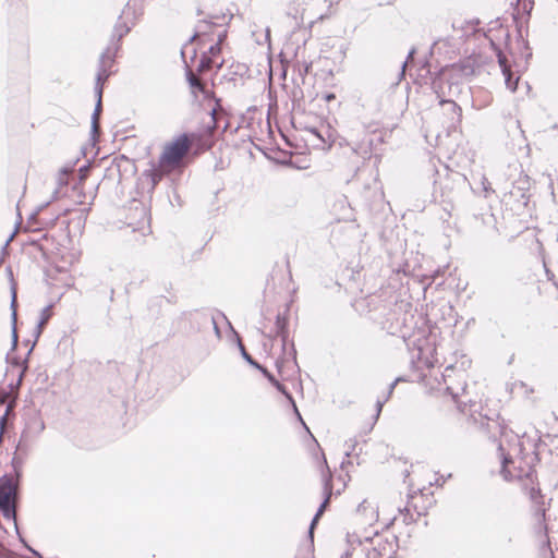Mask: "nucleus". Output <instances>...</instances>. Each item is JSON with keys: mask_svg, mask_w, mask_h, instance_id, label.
Instances as JSON below:
<instances>
[{"mask_svg": "<svg viewBox=\"0 0 558 558\" xmlns=\"http://www.w3.org/2000/svg\"><path fill=\"white\" fill-rule=\"evenodd\" d=\"M201 94L205 99H213L215 101V106L209 110L210 122L206 125L205 130V135L207 137H210V141L207 143L206 146L207 148H210L214 142V132L219 126L218 119L220 116H222L221 99L217 98L215 94L206 87L203 88V92H201Z\"/></svg>", "mask_w": 558, "mask_h": 558, "instance_id": "6", "label": "nucleus"}, {"mask_svg": "<svg viewBox=\"0 0 558 558\" xmlns=\"http://www.w3.org/2000/svg\"><path fill=\"white\" fill-rule=\"evenodd\" d=\"M254 368L259 371L263 374V376H265L267 373H269V371L265 366H263L260 363H258V367H254Z\"/></svg>", "mask_w": 558, "mask_h": 558, "instance_id": "49", "label": "nucleus"}, {"mask_svg": "<svg viewBox=\"0 0 558 558\" xmlns=\"http://www.w3.org/2000/svg\"><path fill=\"white\" fill-rule=\"evenodd\" d=\"M13 234L10 235V238L4 242V244L1 246V250H0V256H5L8 255V247H9V243L12 239Z\"/></svg>", "mask_w": 558, "mask_h": 558, "instance_id": "37", "label": "nucleus"}, {"mask_svg": "<svg viewBox=\"0 0 558 558\" xmlns=\"http://www.w3.org/2000/svg\"><path fill=\"white\" fill-rule=\"evenodd\" d=\"M291 355L293 361L296 363V350L293 342L291 343Z\"/></svg>", "mask_w": 558, "mask_h": 558, "instance_id": "52", "label": "nucleus"}, {"mask_svg": "<svg viewBox=\"0 0 558 558\" xmlns=\"http://www.w3.org/2000/svg\"><path fill=\"white\" fill-rule=\"evenodd\" d=\"M49 203H50V202H46V203H44V204L39 205V206L36 208V210H35L34 213H32V215L29 216V218H28V222H29V223H31V222H34V221L37 219V216L39 215V213H40L41 210H44V209L49 205Z\"/></svg>", "mask_w": 558, "mask_h": 558, "instance_id": "29", "label": "nucleus"}, {"mask_svg": "<svg viewBox=\"0 0 558 558\" xmlns=\"http://www.w3.org/2000/svg\"><path fill=\"white\" fill-rule=\"evenodd\" d=\"M289 15H291L294 21H295V24L299 25V20H298V12H295L294 14H292L291 12L288 13Z\"/></svg>", "mask_w": 558, "mask_h": 558, "instance_id": "54", "label": "nucleus"}, {"mask_svg": "<svg viewBox=\"0 0 558 558\" xmlns=\"http://www.w3.org/2000/svg\"><path fill=\"white\" fill-rule=\"evenodd\" d=\"M415 53V48H412L409 53H408V57L405 59V61L403 62L402 64V69H401V72L399 73V81H401L404 76V66L407 65V63L413 58Z\"/></svg>", "mask_w": 558, "mask_h": 558, "instance_id": "34", "label": "nucleus"}, {"mask_svg": "<svg viewBox=\"0 0 558 558\" xmlns=\"http://www.w3.org/2000/svg\"><path fill=\"white\" fill-rule=\"evenodd\" d=\"M31 244L36 246V247H38L39 250H43V247H41V245H40V243L38 241H32Z\"/></svg>", "mask_w": 558, "mask_h": 558, "instance_id": "55", "label": "nucleus"}, {"mask_svg": "<svg viewBox=\"0 0 558 558\" xmlns=\"http://www.w3.org/2000/svg\"><path fill=\"white\" fill-rule=\"evenodd\" d=\"M132 27L122 20V14L119 15L116 22L110 40L106 49L100 53L98 65L111 69L117 58L119 50L121 49V43L124 36L131 32Z\"/></svg>", "mask_w": 558, "mask_h": 558, "instance_id": "3", "label": "nucleus"}, {"mask_svg": "<svg viewBox=\"0 0 558 558\" xmlns=\"http://www.w3.org/2000/svg\"><path fill=\"white\" fill-rule=\"evenodd\" d=\"M209 325H211V326H213V328H214V330H215L216 335H217V336H220V329H219V327H218V325H217V322H216V319H215V316H214V315H213V322H210V324H209Z\"/></svg>", "mask_w": 558, "mask_h": 558, "instance_id": "45", "label": "nucleus"}, {"mask_svg": "<svg viewBox=\"0 0 558 558\" xmlns=\"http://www.w3.org/2000/svg\"><path fill=\"white\" fill-rule=\"evenodd\" d=\"M32 343H33V341H31V340H26V341H25V345H29V347H31V345H32Z\"/></svg>", "mask_w": 558, "mask_h": 558, "instance_id": "64", "label": "nucleus"}, {"mask_svg": "<svg viewBox=\"0 0 558 558\" xmlns=\"http://www.w3.org/2000/svg\"><path fill=\"white\" fill-rule=\"evenodd\" d=\"M26 436V432H23L21 435V439L16 445L15 452L20 453L22 456H27L28 452V446L26 442H24V437Z\"/></svg>", "mask_w": 558, "mask_h": 558, "instance_id": "24", "label": "nucleus"}, {"mask_svg": "<svg viewBox=\"0 0 558 558\" xmlns=\"http://www.w3.org/2000/svg\"><path fill=\"white\" fill-rule=\"evenodd\" d=\"M360 100L362 101V107L371 114L376 116L381 111V100L378 97L369 99L367 96H364Z\"/></svg>", "mask_w": 558, "mask_h": 558, "instance_id": "17", "label": "nucleus"}, {"mask_svg": "<svg viewBox=\"0 0 558 558\" xmlns=\"http://www.w3.org/2000/svg\"><path fill=\"white\" fill-rule=\"evenodd\" d=\"M15 405H16V402H15V401H12V402H10V403H8V404H7V409H5V412H4V413H7V417H8L9 415H11V416H12V418H14V417H15V412H14V408H15Z\"/></svg>", "mask_w": 558, "mask_h": 558, "instance_id": "36", "label": "nucleus"}, {"mask_svg": "<svg viewBox=\"0 0 558 558\" xmlns=\"http://www.w3.org/2000/svg\"><path fill=\"white\" fill-rule=\"evenodd\" d=\"M335 98V95L333 94H327L326 95V99L327 100H330V99H333Z\"/></svg>", "mask_w": 558, "mask_h": 558, "instance_id": "58", "label": "nucleus"}, {"mask_svg": "<svg viewBox=\"0 0 558 558\" xmlns=\"http://www.w3.org/2000/svg\"><path fill=\"white\" fill-rule=\"evenodd\" d=\"M14 524H15L16 532H19V527H17V524H16V521L14 522ZM17 535H19L20 542L23 544V546L25 548H26V546H29L28 543L25 541V538L20 533H17Z\"/></svg>", "mask_w": 558, "mask_h": 558, "instance_id": "46", "label": "nucleus"}, {"mask_svg": "<svg viewBox=\"0 0 558 558\" xmlns=\"http://www.w3.org/2000/svg\"><path fill=\"white\" fill-rule=\"evenodd\" d=\"M481 427H482L483 429H485L488 434L490 433V425H489L488 420H486L485 422H484V421H482V423H481Z\"/></svg>", "mask_w": 558, "mask_h": 558, "instance_id": "48", "label": "nucleus"}, {"mask_svg": "<svg viewBox=\"0 0 558 558\" xmlns=\"http://www.w3.org/2000/svg\"><path fill=\"white\" fill-rule=\"evenodd\" d=\"M404 378L403 377H397L389 386H388V389H387V393L386 396L384 397L386 400H389L393 393V390L396 388V386L398 385V383L400 381H403Z\"/></svg>", "mask_w": 558, "mask_h": 558, "instance_id": "26", "label": "nucleus"}, {"mask_svg": "<svg viewBox=\"0 0 558 558\" xmlns=\"http://www.w3.org/2000/svg\"><path fill=\"white\" fill-rule=\"evenodd\" d=\"M113 295H114V290L111 289L110 294H109L110 301H113Z\"/></svg>", "mask_w": 558, "mask_h": 558, "instance_id": "59", "label": "nucleus"}, {"mask_svg": "<svg viewBox=\"0 0 558 558\" xmlns=\"http://www.w3.org/2000/svg\"><path fill=\"white\" fill-rule=\"evenodd\" d=\"M183 317L189 322L191 329L195 331L207 328L210 322H213V313L209 308L184 312Z\"/></svg>", "mask_w": 558, "mask_h": 558, "instance_id": "7", "label": "nucleus"}, {"mask_svg": "<svg viewBox=\"0 0 558 558\" xmlns=\"http://www.w3.org/2000/svg\"><path fill=\"white\" fill-rule=\"evenodd\" d=\"M56 221H57V217H56V218H53V219H50V220H48V221H44V222H41V223H43V225H48V223L53 225Z\"/></svg>", "mask_w": 558, "mask_h": 558, "instance_id": "56", "label": "nucleus"}, {"mask_svg": "<svg viewBox=\"0 0 558 558\" xmlns=\"http://www.w3.org/2000/svg\"><path fill=\"white\" fill-rule=\"evenodd\" d=\"M292 407V410H293V413L295 414L296 418L301 422V424L303 425V427L310 432L308 427L306 426L305 422L303 421V417L298 409V405H296V402L295 400H292L291 402H289Z\"/></svg>", "mask_w": 558, "mask_h": 558, "instance_id": "28", "label": "nucleus"}, {"mask_svg": "<svg viewBox=\"0 0 558 558\" xmlns=\"http://www.w3.org/2000/svg\"><path fill=\"white\" fill-rule=\"evenodd\" d=\"M446 101L452 106V110L454 113H458L459 116H461L462 110H461V107L457 102H454L452 100H446Z\"/></svg>", "mask_w": 558, "mask_h": 558, "instance_id": "41", "label": "nucleus"}, {"mask_svg": "<svg viewBox=\"0 0 558 558\" xmlns=\"http://www.w3.org/2000/svg\"><path fill=\"white\" fill-rule=\"evenodd\" d=\"M278 392H280L289 402L294 400L292 393L287 389L284 385H282L279 380H277L275 384H272Z\"/></svg>", "mask_w": 558, "mask_h": 558, "instance_id": "23", "label": "nucleus"}, {"mask_svg": "<svg viewBox=\"0 0 558 558\" xmlns=\"http://www.w3.org/2000/svg\"><path fill=\"white\" fill-rule=\"evenodd\" d=\"M20 482L13 480L11 474L0 476V511L7 520L16 519V504L20 499Z\"/></svg>", "mask_w": 558, "mask_h": 558, "instance_id": "2", "label": "nucleus"}, {"mask_svg": "<svg viewBox=\"0 0 558 558\" xmlns=\"http://www.w3.org/2000/svg\"><path fill=\"white\" fill-rule=\"evenodd\" d=\"M388 400H386L385 398L384 399H378L376 401V412H375V415H374V420L375 422L379 418L380 416V413L383 411V407L385 405V403L387 402Z\"/></svg>", "mask_w": 558, "mask_h": 558, "instance_id": "30", "label": "nucleus"}, {"mask_svg": "<svg viewBox=\"0 0 558 558\" xmlns=\"http://www.w3.org/2000/svg\"><path fill=\"white\" fill-rule=\"evenodd\" d=\"M498 450L500 451V457H501V470H500V473L502 475V477L506 480V481H510L512 478V474L511 472L508 470V465L510 463H512V457L510 454H507L504 452V448H502V444L499 442V446H498Z\"/></svg>", "mask_w": 558, "mask_h": 558, "instance_id": "18", "label": "nucleus"}, {"mask_svg": "<svg viewBox=\"0 0 558 558\" xmlns=\"http://www.w3.org/2000/svg\"><path fill=\"white\" fill-rule=\"evenodd\" d=\"M181 57L183 60V63L185 65V78L189 84V87L191 89V93L194 97L197 96V93L203 92V88L205 87L193 74L192 70L190 69V64L186 62L184 49H181Z\"/></svg>", "mask_w": 558, "mask_h": 558, "instance_id": "12", "label": "nucleus"}, {"mask_svg": "<svg viewBox=\"0 0 558 558\" xmlns=\"http://www.w3.org/2000/svg\"><path fill=\"white\" fill-rule=\"evenodd\" d=\"M7 396H8V392L3 391L2 395L0 396V403H4Z\"/></svg>", "mask_w": 558, "mask_h": 558, "instance_id": "53", "label": "nucleus"}, {"mask_svg": "<svg viewBox=\"0 0 558 558\" xmlns=\"http://www.w3.org/2000/svg\"><path fill=\"white\" fill-rule=\"evenodd\" d=\"M52 315V306L51 305H47L46 307H44L40 312V318L34 329V340H33V343L31 345V348L28 349L27 351V356H29L38 341V339L40 338L41 333H43V330L45 328V325L47 324V322L49 320V318L51 317Z\"/></svg>", "mask_w": 558, "mask_h": 558, "instance_id": "11", "label": "nucleus"}, {"mask_svg": "<svg viewBox=\"0 0 558 558\" xmlns=\"http://www.w3.org/2000/svg\"><path fill=\"white\" fill-rule=\"evenodd\" d=\"M311 63H305L303 64L302 66H299V73L301 76H304L308 73L310 69H311Z\"/></svg>", "mask_w": 558, "mask_h": 558, "instance_id": "39", "label": "nucleus"}, {"mask_svg": "<svg viewBox=\"0 0 558 558\" xmlns=\"http://www.w3.org/2000/svg\"><path fill=\"white\" fill-rule=\"evenodd\" d=\"M289 308H287L283 313H278L276 316L275 327H276V337L281 339L282 350H286L288 339H289Z\"/></svg>", "mask_w": 558, "mask_h": 558, "instance_id": "10", "label": "nucleus"}, {"mask_svg": "<svg viewBox=\"0 0 558 558\" xmlns=\"http://www.w3.org/2000/svg\"><path fill=\"white\" fill-rule=\"evenodd\" d=\"M310 132H311L314 136H316L318 140H320V142L325 143L324 137L322 136L320 132H319L316 128H312V129L310 130Z\"/></svg>", "mask_w": 558, "mask_h": 558, "instance_id": "43", "label": "nucleus"}, {"mask_svg": "<svg viewBox=\"0 0 558 558\" xmlns=\"http://www.w3.org/2000/svg\"><path fill=\"white\" fill-rule=\"evenodd\" d=\"M111 74H112V72L110 69L104 68V65H98L96 77H95V87H94L96 104H95V109L92 114V121H90V133H92L93 138H94L95 133L98 130V119L102 111L104 86Z\"/></svg>", "mask_w": 558, "mask_h": 558, "instance_id": "4", "label": "nucleus"}, {"mask_svg": "<svg viewBox=\"0 0 558 558\" xmlns=\"http://www.w3.org/2000/svg\"><path fill=\"white\" fill-rule=\"evenodd\" d=\"M451 80L474 76L481 71V63L476 57L470 56L450 64Z\"/></svg>", "mask_w": 558, "mask_h": 558, "instance_id": "5", "label": "nucleus"}, {"mask_svg": "<svg viewBox=\"0 0 558 558\" xmlns=\"http://www.w3.org/2000/svg\"><path fill=\"white\" fill-rule=\"evenodd\" d=\"M5 421H7V413H4V414L0 417V430H1L2 433H3V429H4Z\"/></svg>", "mask_w": 558, "mask_h": 558, "instance_id": "50", "label": "nucleus"}, {"mask_svg": "<svg viewBox=\"0 0 558 558\" xmlns=\"http://www.w3.org/2000/svg\"><path fill=\"white\" fill-rule=\"evenodd\" d=\"M68 168H61L58 175V184L59 186L68 184Z\"/></svg>", "mask_w": 558, "mask_h": 558, "instance_id": "27", "label": "nucleus"}, {"mask_svg": "<svg viewBox=\"0 0 558 558\" xmlns=\"http://www.w3.org/2000/svg\"><path fill=\"white\" fill-rule=\"evenodd\" d=\"M196 58V49H192V56H191V61H194V59Z\"/></svg>", "mask_w": 558, "mask_h": 558, "instance_id": "57", "label": "nucleus"}, {"mask_svg": "<svg viewBox=\"0 0 558 558\" xmlns=\"http://www.w3.org/2000/svg\"><path fill=\"white\" fill-rule=\"evenodd\" d=\"M320 517H322V515H318V513L316 512V513H315V515H314V518H313V519H312V521H311L310 526H308V532H307V533H308V537H310L312 541H313V535H314V529H315V526H316V524H317V522H318V520H319V518H320Z\"/></svg>", "mask_w": 558, "mask_h": 558, "instance_id": "32", "label": "nucleus"}, {"mask_svg": "<svg viewBox=\"0 0 558 558\" xmlns=\"http://www.w3.org/2000/svg\"><path fill=\"white\" fill-rule=\"evenodd\" d=\"M88 172H89V163L88 162L86 165H83L82 167H80V169H78L80 182H83L87 178Z\"/></svg>", "mask_w": 558, "mask_h": 558, "instance_id": "31", "label": "nucleus"}, {"mask_svg": "<svg viewBox=\"0 0 558 558\" xmlns=\"http://www.w3.org/2000/svg\"><path fill=\"white\" fill-rule=\"evenodd\" d=\"M26 549L36 558H44L43 555L36 550L35 548H33L32 546H26Z\"/></svg>", "mask_w": 558, "mask_h": 558, "instance_id": "42", "label": "nucleus"}, {"mask_svg": "<svg viewBox=\"0 0 558 558\" xmlns=\"http://www.w3.org/2000/svg\"><path fill=\"white\" fill-rule=\"evenodd\" d=\"M0 558H4L3 553H2V544L1 543H0Z\"/></svg>", "mask_w": 558, "mask_h": 558, "instance_id": "61", "label": "nucleus"}, {"mask_svg": "<svg viewBox=\"0 0 558 558\" xmlns=\"http://www.w3.org/2000/svg\"><path fill=\"white\" fill-rule=\"evenodd\" d=\"M531 182L530 178L527 175H524V178H520L515 184L513 185V190L511 191L512 195H518L522 199V203L526 205L527 203V196L526 192L530 191Z\"/></svg>", "mask_w": 558, "mask_h": 558, "instance_id": "13", "label": "nucleus"}, {"mask_svg": "<svg viewBox=\"0 0 558 558\" xmlns=\"http://www.w3.org/2000/svg\"><path fill=\"white\" fill-rule=\"evenodd\" d=\"M208 53V56H210L211 58L213 57H216L218 54H220L221 52V46L219 45V43H216L214 45H211L209 48H208V51H206Z\"/></svg>", "mask_w": 558, "mask_h": 558, "instance_id": "33", "label": "nucleus"}, {"mask_svg": "<svg viewBox=\"0 0 558 558\" xmlns=\"http://www.w3.org/2000/svg\"><path fill=\"white\" fill-rule=\"evenodd\" d=\"M345 445L348 446V450L345 451V456H347V457H350V456H351L352 450H354V448H355V446H356V441H355V440L350 439V441H349V442H345Z\"/></svg>", "mask_w": 558, "mask_h": 558, "instance_id": "38", "label": "nucleus"}, {"mask_svg": "<svg viewBox=\"0 0 558 558\" xmlns=\"http://www.w3.org/2000/svg\"><path fill=\"white\" fill-rule=\"evenodd\" d=\"M196 137L195 133H181L173 141L166 144L157 165L153 163L150 169L144 171L143 175L149 179L150 190L168 175L171 169L180 166L182 158L189 150L191 140Z\"/></svg>", "mask_w": 558, "mask_h": 558, "instance_id": "1", "label": "nucleus"}, {"mask_svg": "<svg viewBox=\"0 0 558 558\" xmlns=\"http://www.w3.org/2000/svg\"><path fill=\"white\" fill-rule=\"evenodd\" d=\"M227 38V32H222L218 35V40L217 43H219V45L221 46V43Z\"/></svg>", "mask_w": 558, "mask_h": 558, "instance_id": "51", "label": "nucleus"}, {"mask_svg": "<svg viewBox=\"0 0 558 558\" xmlns=\"http://www.w3.org/2000/svg\"><path fill=\"white\" fill-rule=\"evenodd\" d=\"M371 509L372 514H374V509L367 500H363L356 508V511L360 513H364L366 510Z\"/></svg>", "mask_w": 558, "mask_h": 558, "instance_id": "35", "label": "nucleus"}, {"mask_svg": "<svg viewBox=\"0 0 558 558\" xmlns=\"http://www.w3.org/2000/svg\"><path fill=\"white\" fill-rule=\"evenodd\" d=\"M398 538L393 536L391 541L385 539L384 542H379L374 550L378 556H386L389 554V557L396 553Z\"/></svg>", "mask_w": 558, "mask_h": 558, "instance_id": "16", "label": "nucleus"}, {"mask_svg": "<svg viewBox=\"0 0 558 558\" xmlns=\"http://www.w3.org/2000/svg\"><path fill=\"white\" fill-rule=\"evenodd\" d=\"M28 357L29 356L26 355L25 359L22 361L19 356H12L11 352L7 353L5 360L8 363H11L13 366H22L23 365V369L19 376L16 385L21 384L23 376L28 368Z\"/></svg>", "mask_w": 558, "mask_h": 558, "instance_id": "20", "label": "nucleus"}, {"mask_svg": "<svg viewBox=\"0 0 558 558\" xmlns=\"http://www.w3.org/2000/svg\"><path fill=\"white\" fill-rule=\"evenodd\" d=\"M545 272H546V276H547V279L549 281H553V283L556 286V288L558 289V282L555 281V275L551 270H549L548 268L545 267Z\"/></svg>", "mask_w": 558, "mask_h": 558, "instance_id": "40", "label": "nucleus"}, {"mask_svg": "<svg viewBox=\"0 0 558 558\" xmlns=\"http://www.w3.org/2000/svg\"><path fill=\"white\" fill-rule=\"evenodd\" d=\"M120 159H121V160H124V161H126V162H129V158H128V157H125V156H123V155L120 157Z\"/></svg>", "mask_w": 558, "mask_h": 558, "instance_id": "62", "label": "nucleus"}, {"mask_svg": "<svg viewBox=\"0 0 558 558\" xmlns=\"http://www.w3.org/2000/svg\"><path fill=\"white\" fill-rule=\"evenodd\" d=\"M24 457L25 456L14 452V456L11 460V465H12V474L11 475L13 476V480H15L17 482H21V478H22V466L24 463Z\"/></svg>", "mask_w": 558, "mask_h": 558, "instance_id": "19", "label": "nucleus"}, {"mask_svg": "<svg viewBox=\"0 0 558 558\" xmlns=\"http://www.w3.org/2000/svg\"><path fill=\"white\" fill-rule=\"evenodd\" d=\"M264 377L269 381L270 385H272L277 381L276 377L270 372L267 373Z\"/></svg>", "mask_w": 558, "mask_h": 558, "instance_id": "47", "label": "nucleus"}, {"mask_svg": "<svg viewBox=\"0 0 558 558\" xmlns=\"http://www.w3.org/2000/svg\"><path fill=\"white\" fill-rule=\"evenodd\" d=\"M10 292H11L10 308H11V323H12V328H11V337H12L11 351H15L16 348H17V343H19V333H17V329H16V319H17V284H16V282H12V284L10 287Z\"/></svg>", "mask_w": 558, "mask_h": 558, "instance_id": "8", "label": "nucleus"}, {"mask_svg": "<svg viewBox=\"0 0 558 558\" xmlns=\"http://www.w3.org/2000/svg\"><path fill=\"white\" fill-rule=\"evenodd\" d=\"M213 65V58L207 52H203L197 65V71L209 69Z\"/></svg>", "mask_w": 558, "mask_h": 558, "instance_id": "22", "label": "nucleus"}, {"mask_svg": "<svg viewBox=\"0 0 558 558\" xmlns=\"http://www.w3.org/2000/svg\"><path fill=\"white\" fill-rule=\"evenodd\" d=\"M5 272H7V276H8L9 280H10V286H11V284H12V282H15V281H14V278H13V271H12L11 266H8V267L5 268Z\"/></svg>", "mask_w": 558, "mask_h": 558, "instance_id": "44", "label": "nucleus"}, {"mask_svg": "<svg viewBox=\"0 0 558 558\" xmlns=\"http://www.w3.org/2000/svg\"><path fill=\"white\" fill-rule=\"evenodd\" d=\"M332 488H333V485H332L331 476L330 475L326 476L324 478V499L316 511L318 513V515H323L325 510L329 507L331 496H332Z\"/></svg>", "mask_w": 558, "mask_h": 558, "instance_id": "14", "label": "nucleus"}, {"mask_svg": "<svg viewBox=\"0 0 558 558\" xmlns=\"http://www.w3.org/2000/svg\"><path fill=\"white\" fill-rule=\"evenodd\" d=\"M238 348L241 353L242 359L252 367H258V362L246 351L244 344L241 339L238 337Z\"/></svg>", "mask_w": 558, "mask_h": 558, "instance_id": "21", "label": "nucleus"}, {"mask_svg": "<svg viewBox=\"0 0 558 558\" xmlns=\"http://www.w3.org/2000/svg\"><path fill=\"white\" fill-rule=\"evenodd\" d=\"M513 359H514V355L512 354V355L509 357L508 364H511V363L513 362Z\"/></svg>", "mask_w": 558, "mask_h": 558, "instance_id": "63", "label": "nucleus"}, {"mask_svg": "<svg viewBox=\"0 0 558 558\" xmlns=\"http://www.w3.org/2000/svg\"><path fill=\"white\" fill-rule=\"evenodd\" d=\"M229 128V122L227 121L222 128V132H225Z\"/></svg>", "mask_w": 558, "mask_h": 558, "instance_id": "60", "label": "nucleus"}, {"mask_svg": "<svg viewBox=\"0 0 558 558\" xmlns=\"http://www.w3.org/2000/svg\"><path fill=\"white\" fill-rule=\"evenodd\" d=\"M215 25L216 24L209 20L199 21L196 25L195 33L182 48V49H184V52L189 48L190 44H192V41L194 40L195 37H201V36L207 35L209 33V31L211 29V27Z\"/></svg>", "mask_w": 558, "mask_h": 558, "instance_id": "15", "label": "nucleus"}, {"mask_svg": "<svg viewBox=\"0 0 558 558\" xmlns=\"http://www.w3.org/2000/svg\"><path fill=\"white\" fill-rule=\"evenodd\" d=\"M497 59L505 77V83L508 89L514 93L518 88L519 76L510 70L507 57L500 51H497Z\"/></svg>", "mask_w": 558, "mask_h": 558, "instance_id": "9", "label": "nucleus"}, {"mask_svg": "<svg viewBox=\"0 0 558 558\" xmlns=\"http://www.w3.org/2000/svg\"><path fill=\"white\" fill-rule=\"evenodd\" d=\"M400 513L403 514V522L405 524H412V523H415L417 521V518H415L411 511L409 510V508H403V509H399Z\"/></svg>", "mask_w": 558, "mask_h": 558, "instance_id": "25", "label": "nucleus"}]
</instances>
